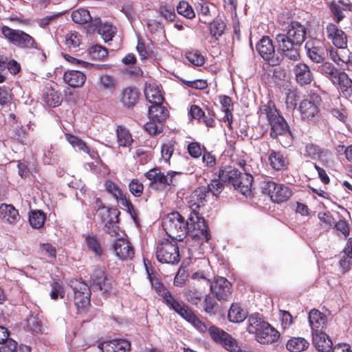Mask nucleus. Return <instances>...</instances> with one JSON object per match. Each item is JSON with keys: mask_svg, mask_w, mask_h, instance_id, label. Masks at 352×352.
Returning a JSON list of instances; mask_svg holds the SVG:
<instances>
[{"mask_svg": "<svg viewBox=\"0 0 352 352\" xmlns=\"http://www.w3.org/2000/svg\"><path fill=\"white\" fill-rule=\"evenodd\" d=\"M276 51L272 41L264 36L256 45V50L260 56L270 65H280L286 56V34H277L276 36Z\"/></svg>", "mask_w": 352, "mask_h": 352, "instance_id": "nucleus-1", "label": "nucleus"}, {"mask_svg": "<svg viewBox=\"0 0 352 352\" xmlns=\"http://www.w3.org/2000/svg\"><path fill=\"white\" fill-rule=\"evenodd\" d=\"M162 227L173 240L182 241L187 236L186 220L178 212L168 214L162 220Z\"/></svg>", "mask_w": 352, "mask_h": 352, "instance_id": "nucleus-2", "label": "nucleus"}, {"mask_svg": "<svg viewBox=\"0 0 352 352\" xmlns=\"http://www.w3.org/2000/svg\"><path fill=\"white\" fill-rule=\"evenodd\" d=\"M2 36L10 43L20 49L37 50L38 43L29 34L21 30H15L7 25L1 28Z\"/></svg>", "mask_w": 352, "mask_h": 352, "instance_id": "nucleus-3", "label": "nucleus"}, {"mask_svg": "<svg viewBox=\"0 0 352 352\" xmlns=\"http://www.w3.org/2000/svg\"><path fill=\"white\" fill-rule=\"evenodd\" d=\"M186 234L195 239H204L208 242L210 239L209 228L204 217L198 211H191L186 220Z\"/></svg>", "mask_w": 352, "mask_h": 352, "instance_id": "nucleus-4", "label": "nucleus"}, {"mask_svg": "<svg viewBox=\"0 0 352 352\" xmlns=\"http://www.w3.org/2000/svg\"><path fill=\"white\" fill-rule=\"evenodd\" d=\"M155 255L161 263L176 265L180 261L179 247L175 240H162L156 246Z\"/></svg>", "mask_w": 352, "mask_h": 352, "instance_id": "nucleus-5", "label": "nucleus"}, {"mask_svg": "<svg viewBox=\"0 0 352 352\" xmlns=\"http://www.w3.org/2000/svg\"><path fill=\"white\" fill-rule=\"evenodd\" d=\"M120 212L115 208L102 207L96 210V218L102 223H104V231L111 236L118 234V223Z\"/></svg>", "mask_w": 352, "mask_h": 352, "instance_id": "nucleus-6", "label": "nucleus"}, {"mask_svg": "<svg viewBox=\"0 0 352 352\" xmlns=\"http://www.w3.org/2000/svg\"><path fill=\"white\" fill-rule=\"evenodd\" d=\"M261 112L266 115L270 124V137L277 139L279 135H284L286 130V122L274 107L264 104L261 108Z\"/></svg>", "mask_w": 352, "mask_h": 352, "instance_id": "nucleus-7", "label": "nucleus"}, {"mask_svg": "<svg viewBox=\"0 0 352 352\" xmlns=\"http://www.w3.org/2000/svg\"><path fill=\"white\" fill-rule=\"evenodd\" d=\"M70 285L74 291V300L78 312L85 311L90 305L91 292L89 287L85 282L80 279L72 280Z\"/></svg>", "mask_w": 352, "mask_h": 352, "instance_id": "nucleus-8", "label": "nucleus"}, {"mask_svg": "<svg viewBox=\"0 0 352 352\" xmlns=\"http://www.w3.org/2000/svg\"><path fill=\"white\" fill-rule=\"evenodd\" d=\"M178 173L175 171H168L166 174L162 172L159 167L153 168L144 173V177L150 182L149 186H160L162 189L171 188L175 186L174 177Z\"/></svg>", "mask_w": 352, "mask_h": 352, "instance_id": "nucleus-9", "label": "nucleus"}, {"mask_svg": "<svg viewBox=\"0 0 352 352\" xmlns=\"http://www.w3.org/2000/svg\"><path fill=\"white\" fill-rule=\"evenodd\" d=\"M321 102V97L315 93L310 94L307 98L302 100L298 107L302 119L308 121L315 120L319 116Z\"/></svg>", "mask_w": 352, "mask_h": 352, "instance_id": "nucleus-10", "label": "nucleus"}, {"mask_svg": "<svg viewBox=\"0 0 352 352\" xmlns=\"http://www.w3.org/2000/svg\"><path fill=\"white\" fill-rule=\"evenodd\" d=\"M208 333L214 342L221 344L226 350L230 352L241 351L237 341L223 329L210 325L208 328Z\"/></svg>", "mask_w": 352, "mask_h": 352, "instance_id": "nucleus-11", "label": "nucleus"}, {"mask_svg": "<svg viewBox=\"0 0 352 352\" xmlns=\"http://www.w3.org/2000/svg\"><path fill=\"white\" fill-rule=\"evenodd\" d=\"M208 333L214 342L221 344L226 350L230 352L241 351L237 341L223 329L210 325L208 328Z\"/></svg>", "mask_w": 352, "mask_h": 352, "instance_id": "nucleus-12", "label": "nucleus"}, {"mask_svg": "<svg viewBox=\"0 0 352 352\" xmlns=\"http://www.w3.org/2000/svg\"><path fill=\"white\" fill-rule=\"evenodd\" d=\"M160 111V114H157L155 109H151L148 111L150 120L144 127L151 135H155L163 131L164 122L168 116V111L167 109H162Z\"/></svg>", "mask_w": 352, "mask_h": 352, "instance_id": "nucleus-13", "label": "nucleus"}, {"mask_svg": "<svg viewBox=\"0 0 352 352\" xmlns=\"http://www.w3.org/2000/svg\"><path fill=\"white\" fill-rule=\"evenodd\" d=\"M91 285L94 289L99 290L107 297L110 295L112 289L110 279L108 278L106 272L100 268L94 270L91 276Z\"/></svg>", "mask_w": 352, "mask_h": 352, "instance_id": "nucleus-14", "label": "nucleus"}, {"mask_svg": "<svg viewBox=\"0 0 352 352\" xmlns=\"http://www.w3.org/2000/svg\"><path fill=\"white\" fill-rule=\"evenodd\" d=\"M211 293L218 300H228L232 294V284L224 277H218L209 285Z\"/></svg>", "mask_w": 352, "mask_h": 352, "instance_id": "nucleus-15", "label": "nucleus"}, {"mask_svg": "<svg viewBox=\"0 0 352 352\" xmlns=\"http://www.w3.org/2000/svg\"><path fill=\"white\" fill-rule=\"evenodd\" d=\"M144 92L146 100L151 104L148 109H153L158 111L162 109H166L165 107L162 106L164 97L157 85L154 84H146Z\"/></svg>", "mask_w": 352, "mask_h": 352, "instance_id": "nucleus-16", "label": "nucleus"}, {"mask_svg": "<svg viewBox=\"0 0 352 352\" xmlns=\"http://www.w3.org/2000/svg\"><path fill=\"white\" fill-rule=\"evenodd\" d=\"M305 37V29L298 22L292 21L287 27V44L300 47Z\"/></svg>", "mask_w": 352, "mask_h": 352, "instance_id": "nucleus-17", "label": "nucleus"}, {"mask_svg": "<svg viewBox=\"0 0 352 352\" xmlns=\"http://www.w3.org/2000/svg\"><path fill=\"white\" fill-rule=\"evenodd\" d=\"M327 37L333 45L338 49H345L347 47V36L346 34L339 29L335 24L329 23L327 25Z\"/></svg>", "mask_w": 352, "mask_h": 352, "instance_id": "nucleus-18", "label": "nucleus"}, {"mask_svg": "<svg viewBox=\"0 0 352 352\" xmlns=\"http://www.w3.org/2000/svg\"><path fill=\"white\" fill-rule=\"evenodd\" d=\"M283 184H278L272 181L263 182V189L267 193L273 202L281 204L286 201V190Z\"/></svg>", "mask_w": 352, "mask_h": 352, "instance_id": "nucleus-19", "label": "nucleus"}, {"mask_svg": "<svg viewBox=\"0 0 352 352\" xmlns=\"http://www.w3.org/2000/svg\"><path fill=\"white\" fill-rule=\"evenodd\" d=\"M113 250L116 256L122 261L132 259L135 254L131 243L124 238H119L114 242Z\"/></svg>", "mask_w": 352, "mask_h": 352, "instance_id": "nucleus-20", "label": "nucleus"}, {"mask_svg": "<svg viewBox=\"0 0 352 352\" xmlns=\"http://www.w3.org/2000/svg\"><path fill=\"white\" fill-rule=\"evenodd\" d=\"M71 17L76 23L83 25L90 23L89 25L94 31L101 23L100 18L98 17L92 19L89 11L85 8H78L72 11Z\"/></svg>", "mask_w": 352, "mask_h": 352, "instance_id": "nucleus-21", "label": "nucleus"}, {"mask_svg": "<svg viewBox=\"0 0 352 352\" xmlns=\"http://www.w3.org/2000/svg\"><path fill=\"white\" fill-rule=\"evenodd\" d=\"M309 323L312 335L315 333L324 332L327 326L326 316L317 309H312L309 314Z\"/></svg>", "mask_w": 352, "mask_h": 352, "instance_id": "nucleus-22", "label": "nucleus"}, {"mask_svg": "<svg viewBox=\"0 0 352 352\" xmlns=\"http://www.w3.org/2000/svg\"><path fill=\"white\" fill-rule=\"evenodd\" d=\"M205 186H199L195 189L188 197V204L191 211H197L201 207L204 206L208 195Z\"/></svg>", "mask_w": 352, "mask_h": 352, "instance_id": "nucleus-23", "label": "nucleus"}, {"mask_svg": "<svg viewBox=\"0 0 352 352\" xmlns=\"http://www.w3.org/2000/svg\"><path fill=\"white\" fill-rule=\"evenodd\" d=\"M140 92L133 87L123 88L119 95V100L125 108L131 109L138 102Z\"/></svg>", "mask_w": 352, "mask_h": 352, "instance_id": "nucleus-24", "label": "nucleus"}, {"mask_svg": "<svg viewBox=\"0 0 352 352\" xmlns=\"http://www.w3.org/2000/svg\"><path fill=\"white\" fill-rule=\"evenodd\" d=\"M280 337L279 332L268 322L264 324L263 329L255 337L256 340L263 344H269L276 342Z\"/></svg>", "mask_w": 352, "mask_h": 352, "instance_id": "nucleus-25", "label": "nucleus"}, {"mask_svg": "<svg viewBox=\"0 0 352 352\" xmlns=\"http://www.w3.org/2000/svg\"><path fill=\"white\" fill-rule=\"evenodd\" d=\"M239 171L234 166L226 165L221 166L215 175L224 183L234 186L236 180L239 179Z\"/></svg>", "mask_w": 352, "mask_h": 352, "instance_id": "nucleus-26", "label": "nucleus"}, {"mask_svg": "<svg viewBox=\"0 0 352 352\" xmlns=\"http://www.w3.org/2000/svg\"><path fill=\"white\" fill-rule=\"evenodd\" d=\"M341 50L342 51L338 52L330 47L328 50L330 58L338 65L345 64L349 69H352V53L346 48Z\"/></svg>", "mask_w": 352, "mask_h": 352, "instance_id": "nucleus-27", "label": "nucleus"}, {"mask_svg": "<svg viewBox=\"0 0 352 352\" xmlns=\"http://www.w3.org/2000/svg\"><path fill=\"white\" fill-rule=\"evenodd\" d=\"M163 302L166 305L169 309L175 311L181 317L184 315V313L189 309V307L183 302L179 301L169 291L164 293V296L162 297Z\"/></svg>", "mask_w": 352, "mask_h": 352, "instance_id": "nucleus-28", "label": "nucleus"}, {"mask_svg": "<svg viewBox=\"0 0 352 352\" xmlns=\"http://www.w3.org/2000/svg\"><path fill=\"white\" fill-rule=\"evenodd\" d=\"M63 80L69 86L74 88H79L85 85L87 76L80 71L69 70L64 73Z\"/></svg>", "mask_w": 352, "mask_h": 352, "instance_id": "nucleus-29", "label": "nucleus"}, {"mask_svg": "<svg viewBox=\"0 0 352 352\" xmlns=\"http://www.w3.org/2000/svg\"><path fill=\"white\" fill-rule=\"evenodd\" d=\"M293 73L296 82L300 85L309 84L312 80V74L309 67L302 63L294 66Z\"/></svg>", "mask_w": 352, "mask_h": 352, "instance_id": "nucleus-30", "label": "nucleus"}, {"mask_svg": "<svg viewBox=\"0 0 352 352\" xmlns=\"http://www.w3.org/2000/svg\"><path fill=\"white\" fill-rule=\"evenodd\" d=\"M253 177L248 173H239V179L234 186V188L243 195L248 196L251 194Z\"/></svg>", "mask_w": 352, "mask_h": 352, "instance_id": "nucleus-31", "label": "nucleus"}, {"mask_svg": "<svg viewBox=\"0 0 352 352\" xmlns=\"http://www.w3.org/2000/svg\"><path fill=\"white\" fill-rule=\"evenodd\" d=\"M313 344L320 352H329L332 349L331 339L324 333H315L312 335Z\"/></svg>", "mask_w": 352, "mask_h": 352, "instance_id": "nucleus-32", "label": "nucleus"}, {"mask_svg": "<svg viewBox=\"0 0 352 352\" xmlns=\"http://www.w3.org/2000/svg\"><path fill=\"white\" fill-rule=\"evenodd\" d=\"M103 352H127L131 349V344L126 340H113L102 344Z\"/></svg>", "mask_w": 352, "mask_h": 352, "instance_id": "nucleus-33", "label": "nucleus"}, {"mask_svg": "<svg viewBox=\"0 0 352 352\" xmlns=\"http://www.w3.org/2000/svg\"><path fill=\"white\" fill-rule=\"evenodd\" d=\"M206 288L199 283H192V285L186 289L184 294L189 302L197 305L201 300Z\"/></svg>", "mask_w": 352, "mask_h": 352, "instance_id": "nucleus-34", "label": "nucleus"}, {"mask_svg": "<svg viewBox=\"0 0 352 352\" xmlns=\"http://www.w3.org/2000/svg\"><path fill=\"white\" fill-rule=\"evenodd\" d=\"M182 318L190 323L200 333L208 332V328L210 326V323L209 322L206 323L199 319L190 308L184 313V315Z\"/></svg>", "mask_w": 352, "mask_h": 352, "instance_id": "nucleus-35", "label": "nucleus"}, {"mask_svg": "<svg viewBox=\"0 0 352 352\" xmlns=\"http://www.w3.org/2000/svg\"><path fill=\"white\" fill-rule=\"evenodd\" d=\"M0 217L3 221L14 224L19 221V214L12 205L2 204L0 206Z\"/></svg>", "mask_w": 352, "mask_h": 352, "instance_id": "nucleus-36", "label": "nucleus"}, {"mask_svg": "<svg viewBox=\"0 0 352 352\" xmlns=\"http://www.w3.org/2000/svg\"><path fill=\"white\" fill-rule=\"evenodd\" d=\"M43 100L48 106L55 107L61 104L63 98L60 92L50 87L44 89Z\"/></svg>", "mask_w": 352, "mask_h": 352, "instance_id": "nucleus-37", "label": "nucleus"}, {"mask_svg": "<svg viewBox=\"0 0 352 352\" xmlns=\"http://www.w3.org/2000/svg\"><path fill=\"white\" fill-rule=\"evenodd\" d=\"M98 86L100 90L113 94L118 87V82L113 76L109 74H102L98 78Z\"/></svg>", "mask_w": 352, "mask_h": 352, "instance_id": "nucleus-38", "label": "nucleus"}, {"mask_svg": "<svg viewBox=\"0 0 352 352\" xmlns=\"http://www.w3.org/2000/svg\"><path fill=\"white\" fill-rule=\"evenodd\" d=\"M267 322L258 314H252L248 318L247 331L256 337Z\"/></svg>", "mask_w": 352, "mask_h": 352, "instance_id": "nucleus-39", "label": "nucleus"}, {"mask_svg": "<svg viewBox=\"0 0 352 352\" xmlns=\"http://www.w3.org/2000/svg\"><path fill=\"white\" fill-rule=\"evenodd\" d=\"M117 141L119 146L129 147L133 140L129 131L125 127L118 126L116 129Z\"/></svg>", "mask_w": 352, "mask_h": 352, "instance_id": "nucleus-40", "label": "nucleus"}, {"mask_svg": "<svg viewBox=\"0 0 352 352\" xmlns=\"http://www.w3.org/2000/svg\"><path fill=\"white\" fill-rule=\"evenodd\" d=\"M148 273V278L154 288L156 293L161 297L164 296V293L168 292L169 290L164 286V285L156 277L154 270L148 269L146 267Z\"/></svg>", "mask_w": 352, "mask_h": 352, "instance_id": "nucleus-41", "label": "nucleus"}, {"mask_svg": "<svg viewBox=\"0 0 352 352\" xmlns=\"http://www.w3.org/2000/svg\"><path fill=\"white\" fill-rule=\"evenodd\" d=\"M228 317L232 322H241L247 318V312L239 304H232Z\"/></svg>", "mask_w": 352, "mask_h": 352, "instance_id": "nucleus-42", "label": "nucleus"}, {"mask_svg": "<svg viewBox=\"0 0 352 352\" xmlns=\"http://www.w3.org/2000/svg\"><path fill=\"white\" fill-rule=\"evenodd\" d=\"M96 29H98V33L101 35L106 43L112 41L117 32L116 27L109 23L104 24L101 23Z\"/></svg>", "mask_w": 352, "mask_h": 352, "instance_id": "nucleus-43", "label": "nucleus"}, {"mask_svg": "<svg viewBox=\"0 0 352 352\" xmlns=\"http://www.w3.org/2000/svg\"><path fill=\"white\" fill-rule=\"evenodd\" d=\"M85 241L89 250L95 254V256H102L103 253V249L96 236H95L93 234L85 235Z\"/></svg>", "mask_w": 352, "mask_h": 352, "instance_id": "nucleus-44", "label": "nucleus"}, {"mask_svg": "<svg viewBox=\"0 0 352 352\" xmlns=\"http://www.w3.org/2000/svg\"><path fill=\"white\" fill-rule=\"evenodd\" d=\"M309 346V342L303 338H292L287 340V350L292 352H301Z\"/></svg>", "mask_w": 352, "mask_h": 352, "instance_id": "nucleus-45", "label": "nucleus"}, {"mask_svg": "<svg viewBox=\"0 0 352 352\" xmlns=\"http://www.w3.org/2000/svg\"><path fill=\"white\" fill-rule=\"evenodd\" d=\"M46 220L45 214L41 210H33L30 212L29 222L34 228H41Z\"/></svg>", "mask_w": 352, "mask_h": 352, "instance_id": "nucleus-46", "label": "nucleus"}, {"mask_svg": "<svg viewBox=\"0 0 352 352\" xmlns=\"http://www.w3.org/2000/svg\"><path fill=\"white\" fill-rule=\"evenodd\" d=\"M195 8L200 21L204 23H209L212 15L208 3L204 2H197L195 4Z\"/></svg>", "mask_w": 352, "mask_h": 352, "instance_id": "nucleus-47", "label": "nucleus"}, {"mask_svg": "<svg viewBox=\"0 0 352 352\" xmlns=\"http://www.w3.org/2000/svg\"><path fill=\"white\" fill-rule=\"evenodd\" d=\"M104 186L107 192L111 195L118 202L124 196L120 186L112 180H106Z\"/></svg>", "mask_w": 352, "mask_h": 352, "instance_id": "nucleus-48", "label": "nucleus"}, {"mask_svg": "<svg viewBox=\"0 0 352 352\" xmlns=\"http://www.w3.org/2000/svg\"><path fill=\"white\" fill-rule=\"evenodd\" d=\"M185 57L195 66H202L205 63V57L197 50L187 51L185 54Z\"/></svg>", "mask_w": 352, "mask_h": 352, "instance_id": "nucleus-49", "label": "nucleus"}, {"mask_svg": "<svg viewBox=\"0 0 352 352\" xmlns=\"http://www.w3.org/2000/svg\"><path fill=\"white\" fill-rule=\"evenodd\" d=\"M337 80L343 93L349 95L351 92L352 80L348 77L345 72H341L338 73Z\"/></svg>", "mask_w": 352, "mask_h": 352, "instance_id": "nucleus-50", "label": "nucleus"}, {"mask_svg": "<svg viewBox=\"0 0 352 352\" xmlns=\"http://www.w3.org/2000/svg\"><path fill=\"white\" fill-rule=\"evenodd\" d=\"M157 12L160 16L169 22L174 21L176 18L174 8L167 4H161L157 9Z\"/></svg>", "mask_w": 352, "mask_h": 352, "instance_id": "nucleus-51", "label": "nucleus"}, {"mask_svg": "<svg viewBox=\"0 0 352 352\" xmlns=\"http://www.w3.org/2000/svg\"><path fill=\"white\" fill-rule=\"evenodd\" d=\"M269 161L271 166L276 170H280L285 164V157L280 152L272 151L269 155Z\"/></svg>", "mask_w": 352, "mask_h": 352, "instance_id": "nucleus-52", "label": "nucleus"}, {"mask_svg": "<svg viewBox=\"0 0 352 352\" xmlns=\"http://www.w3.org/2000/svg\"><path fill=\"white\" fill-rule=\"evenodd\" d=\"M177 11L179 14L182 15L188 19L195 17V12L192 6L186 1H182L177 6Z\"/></svg>", "mask_w": 352, "mask_h": 352, "instance_id": "nucleus-53", "label": "nucleus"}, {"mask_svg": "<svg viewBox=\"0 0 352 352\" xmlns=\"http://www.w3.org/2000/svg\"><path fill=\"white\" fill-rule=\"evenodd\" d=\"M224 182L217 179H213L210 182L205 186L208 193L211 192L214 196H219L224 189Z\"/></svg>", "mask_w": 352, "mask_h": 352, "instance_id": "nucleus-54", "label": "nucleus"}, {"mask_svg": "<svg viewBox=\"0 0 352 352\" xmlns=\"http://www.w3.org/2000/svg\"><path fill=\"white\" fill-rule=\"evenodd\" d=\"M202 163L204 167L208 170H214L217 164V157L211 151H208L204 147V153L202 155Z\"/></svg>", "mask_w": 352, "mask_h": 352, "instance_id": "nucleus-55", "label": "nucleus"}, {"mask_svg": "<svg viewBox=\"0 0 352 352\" xmlns=\"http://www.w3.org/2000/svg\"><path fill=\"white\" fill-rule=\"evenodd\" d=\"M52 291L50 292V297L52 299L56 300L58 296L63 298L65 296V289L63 282L59 279H54L52 284Z\"/></svg>", "mask_w": 352, "mask_h": 352, "instance_id": "nucleus-56", "label": "nucleus"}, {"mask_svg": "<svg viewBox=\"0 0 352 352\" xmlns=\"http://www.w3.org/2000/svg\"><path fill=\"white\" fill-rule=\"evenodd\" d=\"M226 24L221 19L214 20L210 23V32L216 39L221 36L225 30Z\"/></svg>", "mask_w": 352, "mask_h": 352, "instance_id": "nucleus-57", "label": "nucleus"}, {"mask_svg": "<svg viewBox=\"0 0 352 352\" xmlns=\"http://www.w3.org/2000/svg\"><path fill=\"white\" fill-rule=\"evenodd\" d=\"M89 54L94 59L102 60L107 56L108 51L101 45H95L89 49Z\"/></svg>", "mask_w": 352, "mask_h": 352, "instance_id": "nucleus-58", "label": "nucleus"}, {"mask_svg": "<svg viewBox=\"0 0 352 352\" xmlns=\"http://www.w3.org/2000/svg\"><path fill=\"white\" fill-rule=\"evenodd\" d=\"M144 185L138 179H133L129 184L130 192L136 197H140L143 194Z\"/></svg>", "mask_w": 352, "mask_h": 352, "instance_id": "nucleus-59", "label": "nucleus"}, {"mask_svg": "<svg viewBox=\"0 0 352 352\" xmlns=\"http://www.w3.org/2000/svg\"><path fill=\"white\" fill-rule=\"evenodd\" d=\"M80 43V35L77 32H69L65 36V45L69 48H76Z\"/></svg>", "mask_w": 352, "mask_h": 352, "instance_id": "nucleus-60", "label": "nucleus"}, {"mask_svg": "<svg viewBox=\"0 0 352 352\" xmlns=\"http://www.w3.org/2000/svg\"><path fill=\"white\" fill-rule=\"evenodd\" d=\"M323 151L316 145L308 144L305 146V155L311 159L316 160L321 157Z\"/></svg>", "mask_w": 352, "mask_h": 352, "instance_id": "nucleus-61", "label": "nucleus"}, {"mask_svg": "<svg viewBox=\"0 0 352 352\" xmlns=\"http://www.w3.org/2000/svg\"><path fill=\"white\" fill-rule=\"evenodd\" d=\"M306 47L307 48V55L310 59L316 63H321L323 61V53L321 50L317 47L309 48L307 43L306 44Z\"/></svg>", "mask_w": 352, "mask_h": 352, "instance_id": "nucleus-62", "label": "nucleus"}, {"mask_svg": "<svg viewBox=\"0 0 352 352\" xmlns=\"http://www.w3.org/2000/svg\"><path fill=\"white\" fill-rule=\"evenodd\" d=\"M175 150V143L172 141H169L167 143H164L161 147V154L162 158L168 162L173 155Z\"/></svg>", "mask_w": 352, "mask_h": 352, "instance_id": "nucleus-63", "label": "nucleus"}, {"mask_svg": "<svg viewBox=\"0 0 352 352\" xmlns=\"http://www.w3.org/2000/svg\"><path fill=\"white\" fill-rule=\"evenodd\" d=\"M320 69L322 72L328 75L333 81L337 79L338 71L331 63L325 62L320 66Z\"/></svg>", "mask_w": 352, "mask_h": 352, "instance_id": "nucleus-64", "label": "nucleus"}]
</instances>
